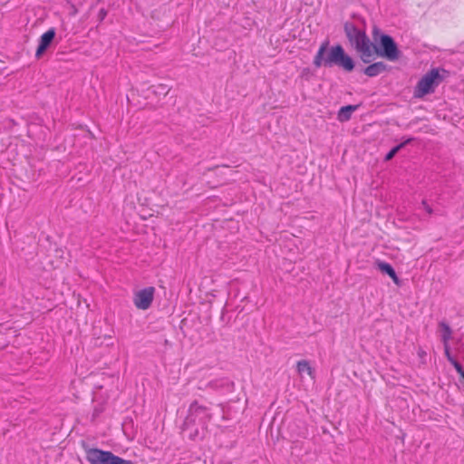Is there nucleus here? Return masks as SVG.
Returning a JSON list of instances; mask_svg holds the SVG:
<instances>
[{"mask_svg":"<svg viewBox=\"0 0 464 464\" xmlns=\"http://www.w3.org/2000/svg\"><path fill=\"white\" fill-rule=\"evenodd\" d=\"M439 327H440V329L441 331V340L443 342V344H446V343H448L449 340L451 337V334H452L451 328L444 321L440 322Z\"/></svg>","mask_w":464,"mask_h":464,"instance_id":"ddd939ff","label":"nucleus"},{"mask_svg":"<svg viewBox=\"0 0 464 464\" xmlns=\"http://www.w3.org/2000/svg\"><path fill=\"white\" fill-rule=\"evenodd\" d=\"M444 352H445V356H446L447 360H450V358L453 357L450 353V347H449L448 343L444 344Z\"/></svg>","mask_w":464,"mask_h":464,"instance_id":"aec40b11","label":"nucleus"},{"mask_svg":"<svg viewBox=\"0 0 464 464\" xmlns=\"http://www.w3.org/2000/svg\"><path fill=\"white\" fill-rule=\"evenodd\" d=\"M372 54L394 62L400 59L401 52L392 36L383 33L377 25L372 27Z\"/></svg>","mask_w":464,"mask_h":464,"instance_id":"7ed1b4c3","label":"nucleus"},{"mask_svg":"<svg viewBox=\"0 0 464 464\" xmlns=\"http://www.w3.org/2000/svg\"><path fill=\"white\" fill-rule=\"evenodd\" d=\"M103 411L104 409L102 405L95 406L92 412V420L98 418L103 412Z\"/></svg>","mask_w":464,"mask_h":464,"instance_id":"dca6fc26","label":"nucleus"},{"mask_svg":"<svg viewBox=\"0 0 464 464\" xmlns=\"http://www.w3.org/2000/svg\"><path fill=\"white\" fill-rule=\"evenodd\" d=\"M55 36L56 30L53 27L48 29L40 36L38 45L35 51V57L37 59H40L44 54V53L49 49V47L54 41Z\"/></svg>","mask_w":464,"mask_h":464,"instance_id":"6e6552de","label":"nucleus"},{"mask_svg":"<svg viewBox=\"0 0 464 464\" xmlns=\"http://www.w3.org/2000/svg\"><path fill=\"white\" fill-rule=\"evenodd\" d=\"M402 150V146L401 145H395L394 147H392L387 153L386 155L384 156V161H390L392 160L395 155Z\"/></svg>","mask_w":464,"mask_h":464,"instance_id":"2eb2a0df","label":"nucleus"},{"mask_svg":"<svg viewBox=\"0 0 464 464\" xmlns=\"http://www.w3.org/2000/svg\"><path fill=\"white\" fill-rule=\"evenodd\" d=\"M155 288L145 287L134 294L133 303L138 309L147 310L150 307L154 299Z\"/></svg>","mask_w":464,"mask_h":464,"instance_id":"0eeeda50","label":"nucleus"},{"mask_svg":"<svg viewBox=\"0 0 464 464\" xmlns=\"http://www.w3.org/2000/svg\"><path fill=\"white\" fill-rule=\"evenodd\" d=\"M419 354H420V356H421V355L425 354V353L424 352H420Z\"/></svg>","mask_w":464,"mask_h":464,"instance_id":"393cba45","label":"nucleus"},{"mask_svg":"<svg viewBox=\"0 0 464 464\" xmlns=\"http://www.w3.org/2000/svg\"><path fill=\"white\" fill-rule=\"evenodd\" d=\"M422 205L424 207V209L429 213V214H431L432 213V208H430V206L426 202V201H422Z\"/></svg>","mask_w":464,"mask_h":464,"instance_id":"412c9836","label":"nucleus"},{"mask_svg":"<svg viewBox=\"0 0 464 464\" xmlns=\"http://www.w3.org/2000/svg\"><path fill=\"white\" fill-rule=\"evenodd\" d=\"M212 419V414L209 408L199 404L195 400L193 401L188 411V415L184 420V426L191 427L194 424H200L201 426H207Z\"/></svg>","mask_w":464,"mask_h":464,"instance_id":"423d86ee","label":"nucleus"},{"mask_svg":"<svg viewBox=\"0 0 464 464\" xmlns=\"http://www.w3.org/2000/svg\"><path fill=\"white\" fill-rule=\"evenodd\" d=\"M296 369L299 373L307 372L310 376L314 373V369L306 360L297 362Z\"/></svg>","mask_w":464,"mask_h":464,"instance_id":"4468645a","label":"nucleus"},{"mask_svg":"<svg viewBox=\"0 0 464 464\" xmlns=\"http://www.w3.org/2000/svg\"><path fill=\"white\" fill-rule=\"evenodd\" d=\"M315 68L337 66L345 72H352L356 67L355 60L340 44L330 45L328 39L321 43L313 60Z\"/></svg>","mask_w":464,"mask_h":464,"instance_id":"f257e3e1","label":"nucleus"},{"mask_svg":"<svg viewBox=\"0 0 464 464\" xmlns=\"http://www.w3.org/2000/svg\"><path fill=\"white\" fill-rule=\"evenodd\" d=\"M451 365L454 367L455 365H458V363H459L454 357H451L450 358V360H448Z\"/></svg>","mask_w":464,"mask_h":464,"instance_id":"4be33fe9","label":"nucleus"},{"mask_svg":"<svg viewBox=\"0 0 464 464\" xmlns=\"http://www.w3.org/2000/svg\"><path fill=\"white\" fill-rule=\"evenodd\" d=\"M169 92V89H167V86H163L162 87V92H164V94H167Z\"/></svg>","mask_w":464,"mask_h":464,"instance_id":"b1692460","label":"nucleus"},{"mask_svg":"<svg viewBox=\"0 0 464 464\" xmlns=\"http://www.w3.org/2000/svg\"><path fill=\"white\" fill-rule=\"evenodd\" d=\"M456 372L459 373V375L464 379V368L460 363H458V365L454 366Z\"/></svg>","mask_w":464,"mask_h":464,"instance_id":"a211bd4d","label":"nucleus"},{"mask_svg":"<svg viewBox=\"0 0 464 464\" xmlns=\"http://www.w3.org/2000/svg\"><path fill=\"white\" fill-rule=\"evenodd\" d=\"M107 15V11L104 8L100 9L98 13V17L101 21H102Z\"/></svg>","mask_w":464,"mask_h":464,"instance_id":"6ab92c4d","label":"nucleus"},{"mask_svg":"<svg viewBox=\"0 0 464 464\" xmlns=\"http://www.w3.org/2000/svg\"><path fill=\"white\" fill-rule=\"evenodd\" d=\"M375 266L383 275L389 276L395 285H401V280L398 277L395 269L390 263L376 260Z\"/></svg>","mask_w":464,"mask_h":464,"instance_id":"9b49d317","label":"nucleus"},{"mask_svg":"<svg viewBox=\"0 0 464 464\" xmlns=\"http://www.w3.org/2000/svg\"><path fill=\"white\" fill-rule=\"evenodd\" d=\"M415 140V138L413 137H408V138H405L401 143H399L398 145H401L402 146V149L405 148L407 145L411 144L412 141Z\"/></svg>","mask_w":464,"mask_h":464,"instance_id":"f3484780","label":"nucleus"},{"mask_svg":"<svg viewBox=\"0 0 464 464\" xmlns=\"http://www.w3.org/2000/svg\"><path fill=\"white\" fill-rule=\"evenodd\" d=\"M450 72L443 68H432L425 73L417 82L413 91V97L421 99L435 92L436 88L450 76Z\"/></svg>","mask_w":464,"mask_h":464,"instance_id":"20e7f679","label":"nucleus"},{"mask_svg":"<svg viewBox=\"0 0 464 464\" xmlns=\"http://www.w3.org/2000/svg\"><path fill=\"white\" fill-rule=\"evenodd\" d=\"M358 107L359 105L352 104L341 107L337 114V119L341 122L349 121L352 117L353 112L355 111L358 109Z\"/></svg>","mask_w":464,"mask_h":464,"instance_id":"f8f14e48","label":"nucleus"},{"mask_svg":"<svg viewBox=\"0 0 464 464\" xmlns=\"http://www.w3.org/2000/svg\"><path fill=\"white\" fill-rule=\"evenodd\" d=\"M362 25L359 27L352 22L343 24V32L350 45L360 54V58L363 63H369L372 56V42L366 34L365 19L359 14H353Z\"/></svg>","mask_w":464,"mask_h":464,"instance_id":"f03ea898","label":"nucleus"},{"mask_svg":"<svg viewBox=\"0 0 464 464\" xmlns=\"http://www.w3.org/2000/svg\"><path fill=\"white\" fill-rule=\"evenodd\" d=\"M183 431H187L188 438L192 440H202L207 433L208 427L207 426H201L200 424H194L191 427L184 426V423L181 427Z\"/></svg>","mask_w":464,"mask_h":464,"instance_id":"9d476101","label":"nucleus"},{"mask_svg":"<svg viewBox=\"0 0 464 464\" xmlns=\"http://www.w3.org/2000/svg\"><path fill=\"white\" fill-rule=\"evenodd\" d=\"M82 447L85 451L86 460L91 464H134L131 460L117 456L110 450L91 448L85 441H82Z\"/></svg>","mask_w":464,"mask_h":464,"instance_id":"39448f33","label":"nucleus"},{"mask_svg":"<svg viewBox=\"0 0 464 464\" xmlns=\"http://www.w3.org/2000/svg\"><path fill=\"white\" fill-rule=\"evenodd\" d=\"M451 365L454 367L455 365H458V363H459L454 357H451L450 358V360H448Z\"/></svg>","mask_w":464,"mask_h":464,"instance_id":"5701e85b","label":"nucleus"},{"mask_svg":"<svg viewBox=\"0 0 464 464\" xmlns=\"http://www.w3.org/2000/svg\"><path fill=\"white\" fill-rule=\"evenodd\" d=\"M390 66L384 62H375L362 68L361 72L368 77H376L379 74L389 71Z\"/></svg>","mask_w":464,"mask_h":464,"instance_id":"1a4fd4ad","label":"nucleus"}]
</instances>
